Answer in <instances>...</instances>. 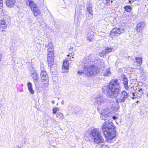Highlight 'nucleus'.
<instances>
[{
	"label": "nucleus",
	"mask_w": 148,
	"mask_h": 148,
	"mask_svg": "<svg viewBox=\"0 0 148 148\" xmlns=\"http://www.w3.org/2000/svg\"><path fill=\"white\" fill-rule=\"evenodd\" d=\"M121 88L119 80L114 79L110 82L109 85L103 86L102 91L111 98H116L118 103H123L129 97V95L125 90L121 91Z\"/></svg>",
	"instance_id": "obj_1"
},
{
	"label": "nucleus",
	"mask_w": 148,
	"mask_h": 148,
	"mask_svg": "<svg viewBox=\"0 0 148 148\" xmlns=\"http://www.w3.org/2000/svg\"><path fill=\"white\" fill-rule=\"evenodd\" d=\"M92 56H86L82 62L83 69V71L80 70L77 71L78 74L80 75H85L86 77L95 75L99 72L98 67L99 65L93 64V62L91 60Z\"/></svg>",
	"instance_id": "obj_2"
},
{
	"label": "nucleus",
	"mask_w": 148,
	"mask_h": 148,
	"mask_svg": "<svg viewBox=\"0 0 148 148\" xmlns=\"http://www.w3.org/2000/svg\"><path fill=\"white\" fill-rule=\"evenodd\" d=\"M115 127L113 122L110 121H106L103 124L101 130L107 142L111 143L112 140L115 137Z\"/></svg>",
	"instance_id": "obj_3"
},
{
	"label": "nucleus",
	"mask_w": 148,
	"mask_h": 148,
	"mask_svg": "<svg viewBox=\"0 0 148 148\" xmlns=\"http://www.w3.org/2000/svg\"><path fill=\"white\" fill-rule=\"evenodd\" d=\"M89 134L95 143L98 144L104 142L103 138L101 136L99 131L97 129H92Z\"/></svg>",
	"instance_id": "obj_4"
},
{
	"label": "nucleus",
	"mask_w": 148,
	"mask_h": 148,
	"mask_svg": "<svg viewBox=\"0 0 148 148\" xmlns=\"http://www.w3.org/2000/svg\"><path fill=\"white\" fill-rule=\"evenodd\" d=\"M97 104L98 105L97 109L98 110H101V106L106 107L112 103V100L109 99L107 97H104L102 95L100 97H98L96 99Z\"/></svg>",
	"instance_id": "obj_5"
},
{
	"label": "nucleus",
	"mask_w": 148,
	"mask_h": 148,
	"mask_svg": "<svg viewBox=\"0 0 148 148\" xmlns=\"http://www.w3.org/2000/svg\"><path fill=\"white\" fill-rule=\"evenodd\" d=\"M26 4L29 6L35 16H37L40 13V10L38 8L37 4L32 0H25Z\"/></svg>",
	"instance_id": "obj_6"
},
{
	"label": "nucleus",
	"mask_w": 148,
	"mask_h": 148,
	"mask_svg": "<svg viewBox=\"0 0 148 148\" xmlns=\"http://www.w3.org/2000/svg\"><path fill=\"white\" fill-rule=\"evenodd\" d=\"M43 68L41 67V72L40 76L41 81L42 82H45L44 84L46 87H47L48 85L49 78L48 75L45 70L43 69Z\"/></svg>",
	"instance_id": "obj_7"
},
{
	"label": "nucleus",
	"mask_w": 148,
	"mask_h": 148,
	"mask_svg": "<svg viewBox=\"0 0 148 148\" xmlns=\"http://www.w3.org/2000/svg\"><path fill=\"white\" fill-rule=\"evenodd\" d=\"M112 103L108 105L105 109V111L107 112L110 113L112 114L117 112L119 109L117 106H116L114 104V103L113 101H112Z\"/></svg>",
	"instance_id": "obj_8"
},
{
	"label": "nucleus",
	"mask_w": 148,
	"mask_h": 148,
	"mask_svg": "<svg viewBox=\"0 0 148 148\" xmlns=\"http://www.w3.org/2000/svg\"><path fill=\"white\" fill-rule=\"evenodd\" d=\"M95 27L94 26H91L87 29V30L90 32H86V38L90 42L92 41L94 39L93 33L95 32L94 30Z\"/></svg>",
	"instance_id": "obj_9"
},
{
	"label": "nucleus",
	"mask_w": 148,
	"mask_h": 148,
	"mask_svg": "<svg viewBox=\"0 0 148 148\" xmlns=\"http://www.w3.org/2000/svg\"><path fill=\"white\" fill-rule=\"evenodd\" d=\"M38 74L37 73L32 75L31 76L33 79V82L36 88L38 87L40 85Z\"/></svg>",
	"instance_id": "obj_10"
},
{
	"label": "nucleus",
	"mask_w": 148,
	"mask_h": 148,
	"mask_svg": "<svg viewBox=\"0 0 148 148\" xmlns=\"http://www.w3.org/2000/svg\"><path fill=\"white\" fill-rule=\"evenodd\" d=\"M112 47H107L102 52L99 53V55L101 57H104L106 55L111 52L113 49Z\"/></svg>",
	"instance_id": "obj_11"
},
{
	"label": "nucleus",
	"mask_w": 148,
	"mask_h": 148,
	"mask_svg": "<svg viewBox=\"0 0 148 148\" xmlns=\"http://www.w3.org/2000/svg\"><path fill=\"white\" fill-rule=\"evenodd\" d=\"M123 83L124 87L125 89L127 90H128L129 87L128 86V80L127 78L124 75H123L122 76Z\"/></svg>",
	"instance_id": "obj_12"
},
{
	"label": "nucleus",
	"mask_w": 148,
	"mask_h": 148,
	"mask_svg": "<svg viewBox=\"0 0 148 148\" xmlns=\"http://www.w3.org/2000/svg\"><path fill=\"white\" fill-rule=\"evenodd\" d=\"M54 56H47V61L49 67L53 66L54 60L53 57Z\"/></svg>",
	"instance_id": "obj_13"
},
{
	"label": "nucleus",
	"mask_w": 148,
	"mask_h": 148,
	"mask_svg": "<svg viewBox=\"0 0 148 148\" xmlns=\"http://www.w3.org/2000/svg\"><path fill=\"white\" fill-rule=\"evenodd\" d=\"M145 26V23L143 22H140L139 23L136 27V29L137 32H139L140 30L143 28Z\"/></svg>",
	"instance_id": "obj_14"
},
{
	"label": "nucleus",
	"mask_w": 148,
	"mask_h": 148,
	"mask_svg": "<svg viewBox=\"0 0 148 148\" xmlns=\"http://www.w3.org/2000/svg\"><path fill=\"white\" fill-rule=\"evenodd\" d=\"M114 31L116 32V34L117 36L119 35L121 33H123L124 30L123 28H114Z\"/></svg>",
	"instance_id": "obj_15"
},
{
	"label": "nucleus",
	"mask_w": 148,
	"mask_h": 148,
	"mask_svg": "<svg viewBox=\"0 0 148 148\" xmlns=\"http://www.w3.org/2000/svg\"><path fill=\"white\" fill-rule=\"evenodd\" d=\"M15 0H5L6 5L9 7H12L15 3Z\"/></svg>",
	"instance_id": "obj_16"
},
{
	"label": "nucleus",
	"mask_w": 148,
	"mask_h": 148,
	"mask_svg": "<svg viewBox=\"0 0 148 148\" xmlns=\"http://www.w3.org/2000/svg\"><path fill=\"white\" fill-rule=\"evenodd\" d=\"M27 88L29 92L33 95L34 93V90L33 88L32 85V83L30 82H27Z\"/></svg>",
	"instance_id": "obj_17"
},
{
	"label": "nucleus",
	"mask_w": 148,
	"mask_h": 148,
	"mask_svg": "<svg viewBox=\"0 0 148 148\" xmlns=\"http://www.w3.org/2000/svg\"><path fill=\"white\" fill-rule=\"evenodd\" d=\"M54 49L52 43L50 44V47L48 49V56H54L53 53Z\"/></svg>",
	"instance_id": "obj_18"
},
{
	"label": "nucleus",
	"mask_w": 148,
	"mask_h": 148,
	"mask_svg": "<svg viewBox=\"0 0 148 148\" xmlns=\"http://www.w3.org/2000/svg\"><path fill=\"white\" fill-rule=\"evenodd\" d=\"M69 61L66 60L64 61L62 67V69H64L66 70L68 69L69 65Z\"/></svg>",
	"instance_id": "obj_19"
},
{
	"label": "nucleus",
	"mask_w": 148,
	"mask_h": 148,
	"mask_svg": "<svg viewBox=\"0 0 148 148\" xmlns=\"http://www.w3.org/2000/svg\"><path fill=\"white\" fill-rule=\"evenodd\" d=\"M49 69L50 70V73L53 75H55L56 73V66H53L49 67Z\"/></svg>",
	"instance_id": "obj_20"
},
{
	"label": "nucleus",
	"mask_w": 148,
	"mask_h": 148,
	"mask_svg": "<svg viewBox=\"0 0 148 148\" xmlns=\"http://www.w3.org/2000/svg\"><path fill=\"white\" fill-rule=\"evenodd\" d=\"M7 25L4 20L3 19L1 21L0 23V28L5 29L7 27Z\"/></svg>",
	"instance_id": "obj_21"
},
{
	"label": "nucleus",
	"mask_w": 148,
	"mask_h": 148,
	"mask_svg": "<svg viewBox=\"0 0 148 148\" xmlns=\"http://www.w3.org/2000/svg\"><path fill=\"white\" fill-rule=\"evenodd\" d=\"M111 74L110 72V68H108L106 69L103 73V75L105 77H108Z\"/></svg>",
	"instance_id": "obj_22"
},
{
	"label": "nucleus",
	"mask_w": 148,
	"mask_h": 148,
	"mask_svg": "<svg viewBox=\"0 0 148 148\" xmlns=\"http://www.w3.org/2000/svg\"><path fill=\"white\" fill-rule=\"evenodd\" d=\"M123 8L126 12H130L132 9L131 7L129 5L125 6L123 7Z\"/></svg>",
	"instance_id": "obj_23"
},
{
	"label": "nucleus",
	"mask_w": 148,
	"mask_h": 148,
	"mask_svg": "<svg viewBox=\"0 0 148 148\" xmlns=\"http://www.w3.org/2000/svg\"><path fill=\"white\" fill-rule=\"evenodd\" d=\"M87 11L89 14L90 15H92V5H90L87 7Z\"/></svg>",
	"instance_id": "obj_24"
},
{
	"label": "nucleus",
	"mask_w": 148,
	"mask_h": 148,
	"mask_svg": "<svg viewBox=\"0 0 148 148\" xmlns=\"http://www.w3.org/2000/svg\"><path fill=\"white\" fill-rule=\"evenodd\" d=\"M29 71L30 75L37 73V71L35 70L33 67H32L29 69Z\"/></svg>",
	"instance_id": "obj_25"
},
{
	"label": "nucleus",
	"mask_w": 148,
	"mask_h": 148,
	"mask_svg": "<svg viewBox=\"0 0 148 148\" xmlns=\"http://www.w3.org/2000/svg\"><path fill=\"white\" fill-rule=\"evenodd\" d=\"M81 109L80 108H75L74 109V113L76 115L79 114L80 113V111Z\"/></svg>",
	"instance_id": "obj_26"
},
{
	"label": "nucleus",
	"mask_w": 148,
	"mask_h": 148,
	"mask_svg": "<svg viewBox=\"0 0 148 148\" xmlns=\"http://www.w3.org/2000/svg\"><path fill=\"white\" fill-rule=\"evenodd\" d=\"M108 116V113H105L104 112H103L101 114V118L102 119H103L104 120H106V119H105L104 118H106Z\"/></svg>",
	"instance_id": "obj_27"
},
{
	"label": "nucleus",
	"mask_w": 148,
	"mask_h": 148,
	"mask_svg": "<svg viewBox=\"0 0 148 148\" xmlns=\"http://www.w3.org/2000/svg\"><path fill=\"white\" fill-rule=\"evenodd\" d=\"M135 60H136V62L137 63L141 64L142 63V59L139 57H136Z\"/></svg>",
	"instance_id": "obj_28"
},
{
	"label": "nucleus",
	"mask_w": 148,
	"mask_h": 148,
	"mask_svg": "<svg viewBox=\"0 0 148 148\" xmlns=\"http://www.w3.org/2000/svg\"><path fill=\"white\" fill-rule=\"evenodd\" d=\"M56 117L60 119H62L64 118L63 114L62 113L59 112L56 114Z\"/></svg>",
	"instance_id": "obj_29"
},
{
	"label": "nucleus",
	"mask_w": 148,
	"mask_h": 148,
	"mask_svg": "<svg viewBox=\"0 0 148 148\" xmlns=\"http://www.w3.org/2000/svg\"><path fill=\"white\" fill-rule=\"evenodd\" d=\"M114 31V29H113L111 30L110 32V36L112 38L115 36H117L116 34V32H115Z\"/></svg>",
	"instance_id": "obj_30"
},
{
	"label": "nucleus",
	"mask_w": 148,
	"mask_h": 148,
	"mask_svg": "<svg viewBox=\"0 0 148 148\" xmlns=\"http://www.w3.org/2000/svg\"><path fill=\"white\" fill-rule=\"evenodd\" d=\"M59 110V108L58 107H54L52 109L53 113V114H56L57 111Z\"/></svg>",
	"instance_id": "obj_31"
},
{
	"label": "nucleus",
	"mask_w": 148,
	"mask_h": 148,
	"mask_svg": "<svg viewBox=\"0 0 148 148\" xmlns=\"http://www.w3.org/2000/svg\"><path fill=\"white\" fill-rule=\"evenodd\" d=\"M106 2H105L106 3V6H109L110 5V0H106Z\"/></svg>",
	"instance_id": "obj_32"
},
{
	"label": "nucleus",
	"mask_w": 148,
	"mask_h": 148,
	"mask_svg": "<svg viewBox=\"0 0 148 148\" xmlns=\"http://www.w3.org/2000/svg\"><path fill=\"white\" fill-rule=\"evenodd\" d=\"M100 148H109L107 145L102 144L100 147Z\"/></svg>",
	"instance_id": "obj_33"
},
{
	"label": "nucleus",
	"mask_w": 148,
	"mask_h": 148,
	"mask_svg": "<svg viewBox=\"0 0 148 148\" xmlns=\"http://www.w3.org/2000/svg\"><path fill=\"white\" fill-rule=\"evenodd\" d=\"M3 1H0V9H1L3 7Z\"/></svg>",
	"instance_id": "obj_34"
},
{
	"label": "nucleus",
	"mask_w": 148,
	"mask_h": 148,
	"mask_svg": "<svg viewBox=\"0 0 148 148\" xmlns=\"http://www.w3.org/2000/svg\"><path fill=\"white\" fill-rule=\"evenodd\" d=\"M50 120L51 121V122L53 123H54L56 121L53 118H51Z\"/></svg>",
	"instance_id": "obj_35"
},
{
	"label": "nucleus",
	"mask_w": 148,
	"mask_h": 148,
	"mask_svg": "<svg viewBox=\"0 0 148 148\" xmlns=\"http://www.w3.org/2000/svg\"><path fill=\"white\" fill-rule=\"evenodd\" d=\"M50 43H52L51 42H50L49 43H48L47 44H46L45 45V47L46 48H47L48 49V48L49 47Z\"/></svg>",
	"instance_id": "obj_36"
},
{
	"label": "nucleus",
	"mask_w": 148,
	"mask_h": 148,
	"mask_svg": "<svg viewBox=\"0 0 148 148\" xmlns=\"http://www.w3.org/2000/svg\"><path fill=\"white\" fill-rule=\"evenodd\" d=\"M91 55L92 56V55ZM93 56H92V58H93V57H92ZM92 61L93 63V64H94V65H96V63H97V65H98V64L99 65V63H98V64H97V61H95V62H96V63H95V62H94L93 61H92ZM98 63H99L98 62Z\"/></svg>",
	"instance_id": "obj_37"
},
{
	"label": "nucleus",
	"mask_w": 148,
	"mask_h": 148,
	"mask_svg": "<svg viewBox=\"0 0 148 148\" xmlns=\"http://www.w3.org/2000/svg\"><path fill=\"white\" fill-rule=\"evenodd\" d=\"M2 53L0 52V62L1 61L2 58Z\"/></svg>",
	"instance_id": "obj_38"
},
{
	"label": "nucleus",
	"mask_w": 148,
	"mask_h": 148,
	"mask_svg": "<svg viewBox=\"0 0 148 148\" xmlns=\"http://www.w3.org/2000/svg\"><path fill=\"white\" fill-rule=\"evenodd\" d=\"M101 33H103L102 35V37H104L105 36V33L104 32H101Z\"/></svg>",
	"instance_id": "obj_39"
},
{
	"label": "nucleus",
	"mask_w": 148,
	"mask_h": 148,
	"mask_svg": "<svg viewBox=\"0 0 148 148\" xmlns=\"http://www.w3.org/2000/svg\"><path fill=\"white\" fill-rule=\"evenodd\" d=\"M112 118L114 119H115L116 118V117L115 116H112Z\"/></svg>",
	"instance_id": "obj_40"
},
{
	"label": "nucleus",
	"mask_w": 148,
	"mask_h": 148,
	"mask_svg": "<svg viewBox=\"0 0 148 148\" xmlns=\"http://www.w3.org/2000/svg\"><path fill=\"white\" fill-rule=\"evenodd\" d=\"M55 103V101L54 100H53L52 101V103L53 104H54Z\"/></svg>",
	"instance_id": "obj_41"
},
{
	"label": "nucleus",
	"mask_w": 148,
	"mask_h": 148,
	"mask_svg": "<svg viewBox=\"0 0 148 148\" xmlns=\"http://www.w3.org/2000/svg\"><path fill=\"white\" fill-rule=\"evenodd\" d=\"M61 103L62 105H63L64 104V102L63 100L61 102Z\"/></svg>",
	"instance_id": "obj_42"
},
{
	"label": "nucleus",
	"mask_w": 148,
	"mask_h": 148,
	"mask_svg": "<svg viewBox=\"0 0 148 148\" xmlns=\"http://www.w3.org/2000/svg\"><path fill=\"white\" fill-rule=\"evenodd\" d=\"M122 106L123 107H125L126 105L125 104H123L122 105Z\"/></svg>",
	"instance_id": "obj_43"
},
{
	"label": "nucleus",
	"mask_w": 148,
	"mask_h": 148,
	"mask_svg": "<svg viewBox=\"0 0 148 148\" xmlns=\"http://www.w3.org/2000/svg\"><path fill=\"white\" fill-rule=\"evenodd\" d=\"M146 95L147 96V97H148V90H147V92Z\"/></svg>",
	"instance_id": "obj_44"
},
{
	"label": "nucleus",
	"mask_w": 148,
	"mask_h": 148,
	"mask_svg": "<svg viewBox=\"0 0 148 148\" xmlns=\"http://www.w3.org/2000/svg\"><path fill=\"white\" fill-rule=\"evenodd\" d=\"M74 60L73 57H72V58L71 59V61H73Z\"/></svg>",
	"instance_id": "obj_45"
},
{
	"label": "nucleus",
	"mask_w": 148,
	"mask_h": 148,
	"mask_svg": "<svg viewBox=\"0 0 148 148\" xmlns=\"http://www.w3.org/2000/svg\"><path fill=\"white\" fill-rule=\"evenodd\" d=\"M141 90V92L142 93V94H143V92H142V90Z\"/></svg>",
	"instance_id": "obj_46"
},
{
	"label": "nucleus",
	"mask_w": 148,
	"mask_h": 148,
	"mask_svg": "<svg viewBox=\"0 0 148 148\" xmlns=\"http://www.w3.org/2000/svg\"><path fill=\"white\" fill-rule=\"evenodd\" d=\"M18 148H21V147H19V146H18Z\"/></svg>",
	"instance_id": "obj_47"
},
{
	"label": "nucleus",
	"mask_w": 148,
	"mask_h": 148,
	"mask_svg": "<svg viewBox=\"0 0 148 148\" xmlns=\"http://www.w3.org/2000/svg\"><path fill=\"white\" fill-rule=\"evenodd\" d=\"M2 31H3V30H2Z\"/></svg>",
	"instance_id": "obj_48"
},
{
	"label": "nucleus",
	"mask_w": 148,
	"mask_h": 148,
	"mask_svg": "<svg viewBox=\"0 0 148 148\" xmlns=\"http://www.w3.org/2000/svg\"><path fill=\"white\" fill-rule=\"evenodd\" d=\"M99 36H101V35H99Z\"/></svg>",
	"instance_id": "obj_49"
},
{
	"label": "nucleus",
	"mask_w": 148,
	"mask_h": 148,
	"mask_svg": "<svg viewBox=\"0 0 148 148\" xmlns=\"http://www.w3.org/2000/svg\"><path fill=\"white\" fill-rule=\"evenodd\" d=\"M2 0H0V1H2Z\"/></svg>",
	"instance_id": "obj_50"
}]
</instances>
